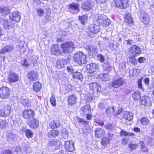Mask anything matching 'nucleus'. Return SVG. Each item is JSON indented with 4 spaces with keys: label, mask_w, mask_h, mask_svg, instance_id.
Listing matches in <instances>:
<instances>
[{
    "label": "nucleus",
    "mask_w": 154,
    "mask_h": 154,
    "mask_svg": "<svg viewBox=\"0 0 154 154\" xmlns=\"http://www.w3.org/2000/svg\"><path fill=\"white\" fill-rule=\"evenodd\" d=\"M36 11V13L39 17H44L46 19H48L50 16L51 11L49 8H46L45 11L42 8H39L37 9Z\"/></svg>",
    "instance_id": "f257e3e1"
},
{
    "label": "nucleus",
    "mask_w": 154,
    "mask_h": 154,
    "mask_svg": "<svg viewBox=\"0 0 154 154\" xmlns=\"http://www.w3.org/2000/svg\"><path fill=\"white\" fill-rule=\"evenodd\" d=\"M61 47L62 48L64 53L69 52L72 49L76 48L75 45L72 42H69L61 45Z\"/></svg>",
    "instance_id": "f03ea898"
},
{
    "label": "nucleus",
    "mask_w": 154,
    "mask_h": 154,
    "mask_svg": "<svg viewBox=\"0 0 154 154\" xmlns=\"http://www.w3.org/2000/svg\"><path fill=\"white\" fill-rule=\"evenodd\" d=\"M129 54L132 57L138 56L140 53V50L137 46L134 45L131 46L128 49Z\"/></svg>",
    "instance_id": "7ed1b4c3"
},
{
    "label": "nucleus",
    "mask_w": 154,
    "mask_h": 154,
    "mask_svg": "<svg viewBox=\"0 0 154 154\" xmlns=\"http://www.w3.org/2000/svg\"><path fill=\"white\" fill-rule=\"evenodd\" d=\"M10 95L9 88L7 87H2L0 88V97L5 99L8 98Z\"/></svg>",
    "instance_id": "20e7f679"
},
{
    "label": "nucleus",
    "mask_w": 154,
    "mask_h": 154,
    "mask_svg": "<svg viewBox=\"0 0 154 154\" xmlns=\"http://www.w3.org/2000/svg\"><path fill=\"white\" fill-rule=\"evenodd\" d=\"M115 3L116 7L118 8L124 9L128 6V0H115Z\"/></svg>",
    "instance_id": "39448f33"
},
{
    "label": "nucleus",
    "mask_w": 154,
    "mask_h": 154,
    "mask_svg": "<svg viewBox=\"0 0 154 154\" xmlns=\"http://www.w3.org/2000/svg\"><path fill=\"white\" fill-rule=\"evenodd\" d=\"M86 72L93 73L99 69V66L96 63H91L86 65Z\"/></svg>",
    "instance_id": "423d86ee"
},
{
    "label": "nucleus",
    "mask_w": 154,
    "mask_h": 154,
    "mask_svg": "<svg viewBox=\"0 0 154 154\" xmlns=\"http://www.w3.org/2000/svg\"><path fill=\"white\" fill-rule=\"evenodd\" d=\"M48 145L52 146L55 149H60L62 147L61 142L60 140H52L48 143Z\"/></svg>",
    "instance_id": "0eeeda50"
},
{
    "label": "nucleus",
    "mask_w": 154,
    "mask_h": 154,
    "mask_svg": "<svg viewBox=\"0 0 154 154\" xmlns=\"http://www.w3.org/2000/svg\"><path fill=\"white\" fill-rule=\"evenodd\" d=\"M0 110L1 115L3 117H6L10 114L11 108L9 106L7 105L3 106Z\"/></svg>",
    "instance_id": "6e6552de"
},
{
    "label": "nucleus",
    "mask_w": 154,
    "mask_h": 154,
    "mask_svg": "<svg viewBox=\"0 0 154 154\" xmlns=\"http://www.w3.org/2000/svg\"><path fill=\"white\" fill-rule=\"evenodd\" d=\"M94 3L91 1H88L84 2L82 5V8L85 11L91 10L94 7Z\"/></svg>",
    "instance_id": "1a4fd4ad"
},
{
    "label": "nucleus",
    "mask_w": 154,
    "mask_h": 154,
    "mask_svg": "<svg viewBox=\"0 0 154 154\" xmlns=\"http://www.w3.org/2000/svg\"><path fill=\"white\" fill-rule=\"evenodd\" d=\"M89 87L90 89L95 93L100 92L102 89L100 84L97 83H92L90 84Z\"/></svg>",
    "instance_id": "9d476101"
},
{
    "label": "nucleus",
    "mask_w": 154,
    "mask_h": 154,
    "mask_svg": "<svg viewBox=\"0 0 154 154\" xmlns=\"http://www.w3.org/2000/svg\"><path fill=\"white\" fill-rule=\"evenodd\" d=\"M64 146L65 149L69 152H72L75 149L74 143L71 141H66Z\"/></svg>",
    "instance_id": "9b49d317"
},
{
    "label": "nucleus",
    "mask_w": 154,
    "mask_h": 154,
    "mask_svg": "<svg viewBox=\"0 0 154 154\" xmlns=\"http://www.w3.org/2000/svg\"><path fill=\"white\" fill-rule=\"evenodd\" d=\"M140 19L145 24H148L150 20L149 15L143 11L140 14Z\"/></svg>",
    "instance_id": "f8f14e48"
},
{
    "label": "nucleus",
    "mask_w": 154,
    "mask_h": 154,
    "mask_svg": "<svg viewBox=\"0 0 154 154\" xmlns=\"http://www.w3.org/2000/svg\"><path fill=\"white\" fill-rule=\"evenodd\" d=\"M11 19L16 22H18L21 19V16L17 11H15L11 13L10 15Z\"/></svg>",
    "instance_id": "ddd939ff"
},
{
    "label": "nucleus",
    "mask_w": 154,
    "mask_h": 154,
    "mask_svg": "<svg viewBox=\"0 0 154 154\" xmlns=\"http://www.w3.org/2000/svg\"><path fill=\"white\" fill-rule=\"evenodd\" d=\"M85 48L87 50L89 54L94 56L97 53L96 48L91 45H86Z\"/></svg>",
    "instance_id": "4468645a"
},
{
    "label": "nucleus",
    "mask_w": 154,
    "mask_h": 154,
    "mask_svg": "<svg viewBox=\"0 0 154 154\" xmlns=\"http://www.w3.org/2000/svg\"><path fill=\"white\" fill-rule=\"evenodd\" d=\"M124 80L122 78L115 79L113 82L112 85L113 88H117L122 86L124 83Z\"/></svg>",
    "instance_id": "2eb2a0df"
},
{
    "label": "nucleus",
    "mask_w": 154,
    "mask_h": 154,
    "mask_svg": "<svg viewBox=\"0 0 154 154\" xmlns=\"http://www.w3.org/2000/svg\"><path fill=\"white\" fill-rule=\"evenodd\" d=\"M23 113V117L26 119L33 117L34 114V111L31 110H25Z\"/></svg>",
    "instance_id": "dca6fc26"
},
{
    "label": "nucleus",
    "mask_w": 154,
    "mask_h": 154,
    "mask_svg": "<svg viewBox=\"0 0 154 154\" xmlns=\"http://www.w3.org/2000/svg\"><path fill=\"white\" fill-rule=\"evenodd\" d=\"M69 9L73 14L77 13L79 11V6L78 3H73L69 5Z\"/></svg>",
    "instance_id": "f3484780"
},
{
    "label": "nucleus",
    "mask_w": 154,
    "mask_h": 154,
    "mask_svg": "<svg viewBox=\"0 0 154 154\" xmlns=\"http://www.w3.org/2000/svg\"><path fill=\"white\" fill-rule=\"evenodd\" d=\"M91 111L90 106L89 105H86L81 108L80 112L81 114L84 115L88 113H89Z\"/></svg>",
    "instance_id": "a211bd4d"
},
{
    "label": "nucleus",
    "mask_w": 154,
    "mask_h": 154,
    "mask_svg": "<svg viewBox=\"0 0 154 154\" xmlns=\"http://www.w3.org/2000/svg\"><path fill=\"white\" fill-rule=\"evenodd\" d=\"M28 77L30 81L32 82L37 79L38 74L35 71H31L28 73Z\"/></svg>",
    "instance_id": "6ab92c4d"
},
{
    "label": "nucleus",
    "mask_w": 154,
    "mask_h": 154,
    "mask_svg": "<svg viewBox=\"0 0 154 154\" xmlns=\"http://www.w3.org/2000/svg\"><path fill=\"white\" fill-rule=\"evenodd\" d=\"M142 104L146 106H150L151 105V101L149 98L146 96H144L140 99Z\"/></svg>",
    "instance_id": "aec40b11"
},
{
    "label": "nucleus",
    "mask_w": 154,
    "mask_h": 154,
    "mask_svg": "<svg viewBox=\"0 0 154 154\" xmlns=\"http://www.w3.org/2000/svg\"><path fill=\"white\" fill-rule=\"evenodd\" d=\"M19 77L17 74L13 73H11L8 77V81L9 83H13L17 81Z\"/></svg>",
    "instance_id": "412c9836"
},
{
    "label": "nucleus",
    "mask_w": 154,
    "mask_h": 154,
    "mask_svg": "<svg viewBox=\"0 0 154 154\" xmlns=\"http://www.w3.org/2000/svg\"><path fill=\"white\" fill-rule=\"evenodd\" d=\"M68 62V60L65 59L58 60L57 62V66L59 68L64 67L65 65L67 64Z\"/></svg>",
    "instance_id": "4be33fe9"
},
{
    "label": "nucleus",
    "mask_w": 154,
    "mask_h": 154,
    "mask_svg": "<svg viewBox=\"0 0 154 154\" xmlns=\"http://www.w3.org/2000/svg\"><path fill=\"white\" fill-rule=\"evenodd\" d=\"M68 98L69 104L72 105L75 104L76 102L77 97L74 94L69 95Z\"/></svg>",
    "instance_id": "5701e85b"
},
{
    "label": "nucleus",
    "mask_w": 154,
    "mask_h": 154,
    "mask_svg": "<svg viewBox=\"0 0 154 154\" xmlns=\"http://www.w3.org/2000/svg\"><path fill=\"white\" fill-rule=\"evenodd\" d=\"M89 30L91 32L93 33H97L100 30L99 27L94 24H91L89 26Z\"/></svg>",
    "instance_id": "b1692460"
},
{
    "label": "nucleus",
    "mask_w": 154,
    "mask_h": 154,
    "mask_svg": "<svg viewBox=\"0 0 154 154\" xmlns=\"http://www.w3.org/2000/svg\"><path fill=\"white\" fill-rule=\"evenodd\" d=\"M95 134L96 137L99 138L105 135V132L103 129L100 128H97L96 130Z\"/></svg>",
    "instance_id": "393cba45"
},
{
    "label": "nucleus",
    "mask_w": 154,
    "mask_h": 154,
    "mask_svg": "<svg viewBox=\"0 0 154 154\" xmlns=\"http://www.w3.org/2000/svg\"><path fill=\"white\" fill-rule=\"evenodd\" d=\"M82 55L81 54H75L74 57V61L76 65H81L82 63L81 59L79 58L80 56Z\"/></svg>",
    "instance_id": "a878e982"
},
{
    "label": "nucleus",
    "mask_w": 154,
    "mask_h": 154,
    "mask_svg": "<svg viewBox=\"0 0 154 154\" xmlns=\"http://www.w3.org/2000/svg\"><path fill=\"white\" fill-rule=\"evenodd\" d=\"M51 50L52 53L54 55H57L60 54L58 45H53L51 47Z\"/></svg>",
    "instance_id": "bb28decb"
},
{
    "label": "nucleus",
    "mask_w": 154,
    "mask_h": 154,
    "mask_svg": "<svg viewBox=\"0 0 154 154\" xmlns=\"http://www.w3.org/2000/svg\"><path fill=\"white\" fill-rule=\"evenodd\" d=\"M123 114V118L125 120L128 121H130L132 119L133 114L131 112H125Z\"/></svg>",
    "instance_id": "cd10ccee"
},
{
    "label": "nucleus",
    "mask_w": 154,
    "mask_h": 154,
    "mask_svg": "<svg viewBox=\"0 0 154 154\" xmlns=\"http://www.w3.org/2000/svg\"><path fill=\"white\" fill-rule=\"evenodd\" d=\"M13 49V46L11 45H6L0 51V54H4L7 52H10Z\"/></svg>",
    "instance_id": "c85d7f7f"
},
{
    "label": "nucleus",
    "mask_w": 154,
    "mask_h": 154,
    "mask_svg": "<svg viewBox=\"0 0 154 154\" xmlns=\"http://www.w3.org/2000/svg\"><path fill=\"white\" fill-rule=\"evenodd\" d=\"M30 127L32 128H37L39 125V122L38 120L36 119H33L29 123Z\"/></svg>",
    "instance_id": "c756f323"
},
{
    "label": "nucleus",
    "mask_w": 154,
    "mask_h": 154,
    "mask_svg": "<svg viewBox=\"0 0 154 154\" xmlns=\"http://www.w3.org/2000/svg\"><path fill=\"white\" fill-rule=\"evenodd\" d=\"M144 140L145 143L149 145V146H151L153 145L154 143L152 142V138L151 137L146 136L144 137Z\"/></svg>",
    "instance_id": "7c9ffc66"
},
{
    "label": "nucleus",
    "mask_w": 154,
    "mask_h": 154,
    "mask_svg": "<svg viewBox=\"0 0 154 154\" xmlns=\"http://www.w3.org/2000/svg\"><path fill=\"white\" fill-rule=\"evenodd\" d=\"M42 88L41 85L39 82H37L33 84V90L35 92L39 91Z\"/></svg>",
    "instance_id": "2f4dec72"
},
{
    "label": "nucleus",
    "mask_w": 154,
    "mask_h": 154,
    "mask_svg": "<svg viewBox=\"0 0 154 154\" xmlns=\"http://www.w3.org/2000/svg\"><path fill=\"white\" fill-rule=\"evenodd\" d=\"M21 102L22 104L25 107H28L30 106V102L26 97H22Z\"/></svg>",
    "instance_id": "473e14b6"
},
{
    "label": "nucleus",
    "mask_w": 154,
    "mask_h": 154,
    "mask_svg": "<svg viewBox=\"0 0 154 154\" xmlns=\"http://www.w3.org/2000/svg\"><path fill=\"white\" fill-rule=\"evenodd\" d=\"M60 134L59 131L57 130H52L48 133V136L49 137H55L58 136Z\"/></svg>",
    "instance_id": "72a5a7b5"
},
{
    "label": "nucleus",
    "mask_w": 154,
    "mask_h": 154,
    "mask_svg": "<svg viewBox=\"0 0 154 154\" xmlns=\"http://www.w3.org/2000/svg\"><path fill=\"white\" fill-rule=\"evenodd\" d=\"M98 77L102 81H106L109 79L110 76L107 73L103 74L101 73L99 75Z\"/></svg>",
    "instance_id": "f704fd0d"
},
{
    "label": "nucleus",
    "mask_w": 154,
    "mask_h": 154,
    "mask_svg": "<svg viewBox=\"0 0 154 154\" xmlns=\"http://www.w3.org/2000/svg\"><path fill=\"white\" fill-rule=\"evenodd\" d=\"M82 55L80 56V57H79V58H80L81 60L82 61V62L83 64H85L87 62V55H85V54L83 53L82 52L80 51L76 53V54H81Z\"/></svg>",
    "instance_id": "c9c22d12"
},
{
    "label": "nucleus",
    "mask_w": 154,
    "mask_h": 154,
    "mask_svg": "<svg viewBox=\"0 0 154 154\" xmlns=\"http://www.w3.org/2000/svg\"><path fill=\"white\" fill-rule=\"evenodd\" d=\"M120 133V135L121 136H125L126 137H127V136L133 137L135 135V134L133 133L128 132L123 130H121Z\"/></svg>",
    "instance_id": "e433bc0d"
},
{
    "label": "nucleus",
    "mask_w": 154,
    "mask_h": 154,
    "mask_svg": "<svg viewBox=\"0 0 154 154\" xmlns=\"http://www.w3.org/2000/svg\"><path fill=\"white\" fill-rule=\"evenodd\" d=\"M111 140H112V139H110L108 137H104L102 139L100 142L101 143L102 146H106L107 144L109 143Z\"/></svg>",
    "instance_id": "4c0bfd02"
},
{
    "label": "nucleus",
    "mask_w": 154,
    "mask_h": 154,
    "mask_svg": "<svg viewBox=\"0 0 154 154\" xmlns=\"http://www.w3.org/2000/svg\"><path fill=\"white\" fill-rule=\"evenodd\" d=\"M73 77L74 78L78 79L80 81H82L83 78V76L82 74L80 72H73Z\"/></svg>",
    "instance_id": "58836bf2"
},
{
    "label": "nucleus",
    "mask_w": 154,
    "mask_h": 154,
    "mask_svg": "<svg viewBox=\"0 0 154 154\" xmlns=\"http://www.w3.org/2000/svg\"><path fill=\"white\" fill-rule=\"evenodd\" d=\"M141 95L140 92L138 91L134 92L132 94L133 98L136 100H137L139 99H140Z\"/></svg>",
    "instance_id": "ea45409f"
},
{
    "label": "nucleus",
    "mask_w": 154,
    "mask_h": 154,
    "mask_svg": "<svg viewBox=\"0 0 154 154\" xmlns=\"http://www.w3.org/2000/svg\"><path fill=\"white\" fill-rule=\"evenodd\" d=\"M125 20L126 22L128 23L132 24L133 23L132 17L130 14H127L125 16Z\"/></svg>",
    "instance_id": "a19ab883"
},
{
    "label": "nucleus",
    "mask_w": 154,
    "mask_h": 154,
    "mask_svg": "<svg viewBox=\"0 0 154 154\" xmlns=\"http://www.w3.org/2000/svg\"><path fill=\"white\" fill-rule=\"evenodd\" d=\"M59 125L60 124L58 121H54L50 123L49 127L51 128L54 129L59 127Z\"/></svg>",
    "instance_id": "79ce46f5"
},
{
    "label": "nucleus",
    "mask_w": 154,
    "mask_h": 154,
    "mask_svg": "<svg viewBox=\"0 0 154 154\" xmlns=\"http://www.w3.org/2000/svg\"><path fill=\"white\" fill-rule=\"evenodd\" d=\"M88 16L86 15H83L82 16L79 17V19L81 23L84 25L87 21Z\"/></svg>",
    "instance_id": "37998d69"
},
{
    "label": "nucleus",
    "mask_w": 154,
    "mask_h": 154,
    "mask_svg": "<svg viewBox=\"0 0 154 154\" xmlns=\"http://www.w3.org/2000/svg\"><path fill=\"white\" fill-rule=\"evenodd\" d=\"M129 72L130 76L137 75L139 73V71L136 69H131L129 70Z\"/></svg>",
    "instance_id": "c03bdc74"
},
{
    "label": "nucleus",
    "mask_w": 154,
    "mask_h": 154,
    "mask_svg": "<svg viewBox=\"0 0 154 154\" xmlns=\"http://www.w3.org/2000/svg\"><path fill=\"white\" fill-rule=\"evenodd\" d=\"M10 10L8 7H4L3 8L0 7V12L5 15L8 14L10 12Z\"/></svg>",
    "instance_id": "a18cd8bd"
},
{
    "label": "nucleus",
    "mask_w": 154,
    "mask_h": 154,
    "mask_svg": "<svg viewBox=\"0 0 154 154\" xmlns=\"http://www.w3.org/2000/svg\"><path fill=\"white\" fill-rule=\"evenodd\" d=\"M50 102L52 106H55L56 105V100L55 96L52 94L50 98Z\"/></svg>",
    "instance_id": "49530a36"
},
{
    "label": "nucleus",
    "mask_w": 154,
    "mask_h": 154,
    "mask_svg": "<svg viewBox=\"0 0 154 154\" xmlns=\"http://www.w3.org/2000/svg\"><path fill=\"white\" fill-rule=\"evenodd\" d=\"M25 135L28 138L32 137L33 135V133L32 131L28 129H27L25 131Z\"/></svg>",
    "instance_id": "de8ad7c7"
},
{
    "label": "nucleus",
    "mask_w": 154,
    "mask_h": 154,
    "mask_svg": "<svg viewBox=\"0 0 154 154\" xmlns=\"http://www.w3.org/2000/svg\"><path fill=\"white\" fill-rule=\"evenodd\" d=\"M114 108L113 107H110L108 108L106 110V113L107 115H110L114 112Z\"/></svg>",
    "instance_id": "09e8293b"
},
{
    "label": "nucleus",
    "mask_w": 154,
    "mask_h": 154,
    "mask_svg": "<svg viewBox=\"0 0 154 154\" xmlns=\"http://www.w3.org/2000/svg\"><path fill=\"white\" fill-rule=\"evenodd\" d=\"M102 65L103 67L105 70H107L110 67V65L107 61L106 60L105 62L103 63Z\"/></svg>",
    "instance_id": "8fccbe9b"
},
{
    "label": "nucleus",
    "mask_w": 154,
    "mask_h": 154,
    "mask_svg": "<svg viewBox=\"0 0 154 154\" xmlns=\"http://www.w3.org/2000/svg\"><path fill=\"white\" fill-rule=\"evenodd\" d=\"M8 124V122L5 120H0V128H3L6 127Z\"/></svg>",
    "instance_id": "3c124183"
},
{
    "label": "nucleus",
    "mask_w": 154,
    "mask_h": 154,
    "mask_svg": "<svg viewBox=\"0 0 154 154\" xmlns=\"http://www.w3.org/2000/svg\"><path fill=\"white\" fill-rule=\"evenodd\" d=\"M141 123L143 125H147L149 123L148 119L145 117H143L140 120Z\"/></svg>",
    "instance_id": "603ef678"
},
{
    "label": "nucleus",
    "mask_w": 154,
    "mask_h": 154,
    "mask_svg": "<svg viewBox=\"0 0 154 154\" xmlns=\"http://www.w3.org/2000/svg\"><path fill=\"white\" fill-rule=\"evenodd\" d=\"M104 19L105 18H104L103 16L102 15H99L97 17L96 20L97 23H98L102 25Z\"/></svg>",
    "instance_id": "864d4df0"
},
{
    "label": "nucleus",
    "mask_w": 154,
    "mask_h": 154,
    "mask_svg": "<svg viewBox=\"0 0 154 154\" xmlns=\"http://www.w3.org/2000/svg\"><path fill=\"white\" fill-rule=\"evenodd\" d=\"M104 19L105 18H104L103 16L102 15H99L97 17L96 20L97 23H98L102 25Z\"/></svg>",
    "instance_id": "5fc2aeb1"
},
{
    "label": "nucleus",
    "mask_w": 154,
    "mask_h": 154,
    "mask_svg": "<svg viewBox=\"0 0 154 154\" xmlns=\"http://www.w3.org/2000/svg\"><path fill=\"white\" fill-rule=\"evenodd\" d=\"M1 23L3 25L5 28L7 29L9 25L8 21L7 19H2L1 21Z\"/></svg>",
    "instance_id": "6e6d98bb"
},
{
    "label": "nucleus",
    "mask_w": 154,
    "mask_h": 154,
    "mask_svg": "<svg viewBox=\"0 0 154 154\" xmlns=\"http://www.w3.org/2000/svg\"><path fill=\"white\" fill-rule=\"evenodd\" d=\"M110 23V21L109 19L105 18L104 21H103V23H102V26H108Z\"/></svg>",
    "instance_id": "4d7b16f0"
},
{
    "label": "nucleus",
    "mask_w": 154,
    "mask_h": 154,
    "mask_svg": "<svg viewBox=\"0 0 154 154\" xmlns=\"http://www.w3.org/2000/svg\"><path fill=\"white\" fill-rule=\"evenodd\" d=\"M97 58L101 62L104 63L105 61L104 57L101 54H99L97 56Z\"/></svg>",
    "instance_id": "13d9d810"
},
{
    "label": "nucleus",
    "mask_w": 154,
    "mask_h": 154,
    "mask_svg": "<svg viewBox=\"0 0 154 154\" xmlns=\"http://www.w3.org/2000/svg\"><path fill=\"white\" fill-rule=\"evenodd\" d=\"M128 147L131 149L134 150L137 147V145L135 143H133L132 142H131L128 145Z\"/></svg>",
    "instance_id": "bf43d9fd"
},
{
    "label": "nucleus",
    "mask_w": 154,
    "mask_h": 154,
    "mask_svg": "<svg viewBox=\"0 0 154 154\" xmlns=\"http://www.w3.org/2000/svg\"><path fill=\"white\" fill-rule=\"evenodd\" d=\"M16 137V134L10 132L8 134V138L9 140H13Z\"/></svg>",
    "instance_id": "052dcab7"
},
{
    "label": "nucleus",
    "mask_w": 154,
    "mask_h": 154,
    "mask_svg": "<svg viewBox=\"0 0 154 154\" xmlns=\"http://www.w3.org/2000/svg\"><path fill=\"white\" fill-rule=\"evenodd\" d=\"M85 97L86 100L88 101L91 102L93 99V97L90 93L87 94Z\"/></svg>",
    "instance_id": "680f3d73"
},
{
    "label": "nucleus",
    "mask_w": 154,
    "mask_h": 154,
    "mask_svg": "<svg viewBox=\"0 0 154 154\" xmlns=\"http://www.w3.org/2000/svg\"><path fill=\"white\" fill-rule=\"evenodd\" d=\"M23 42L22 43H21V45H19L20 47V52L23 53L25 52L26 50V49L25 47H24L23 44Z\"/></svg>",
    "instance_id": "e2e57ef3"
},
{
    "label": "nucleus",
    "mask_w": 154,
    "mask_h": 154,
    "mask_svg": "<svg viewBox=\"0 0 154 154\" xmlns=\"http://www.w3.org/2000/svg\"><path fill=\"white\" fill-rule=\"evenodd\" d=\"M22 65L24 66L27 67L29 66V63H28L26 59H25L21 61Z\"/></svg>",
    "instance_id": "0e129e2a"
},
{
    "label": "nucleus",
    "mask_w": 154,
    "mask_h": 154,
    "mask_svg": "<svg viewBox=\"0 0 154 154\" xmlns=\"http://www.w3.org/2000/svg\"><path fill=\"white\" fill-rule=\"evenodd\" d=\"M105 128L106 129L111 131L112 130L114 127L112 125L108 124L106 125Z\"/></svg>",
    "instance_id": "69168bd1"
},
{
    "label": "nucleus",
    "mask_w": 154,
    "mask_h": 154,
    "mask_svg": "<svg viewBox=\"0 0 154 154\" xmlns=\"http://www.w3.org/2000/svg\"><path fill=\"white\" fill-rule=\"evenodd\" d=\"M65 88L67 91H70L72 90V86L70 84H68L65 86Z\"/></svg>",
    "instance_id": "338daca9"
},
{
    "label": "nucleus",
    "mask_w": 154,
    "mask_h": 154,
    "mask_svg": "<svg viewBox=\"0 0 154 154\" xmlns=\"http://www.w3.org/2000/svg\"><path fill=\"white\" fill-rule=\"evenodd\" d=\"M126 65L124 62H122L119 65V68L121 69H125Z\"/></svg>",
    "instance_id": "774afa93"
}]
</instances>
